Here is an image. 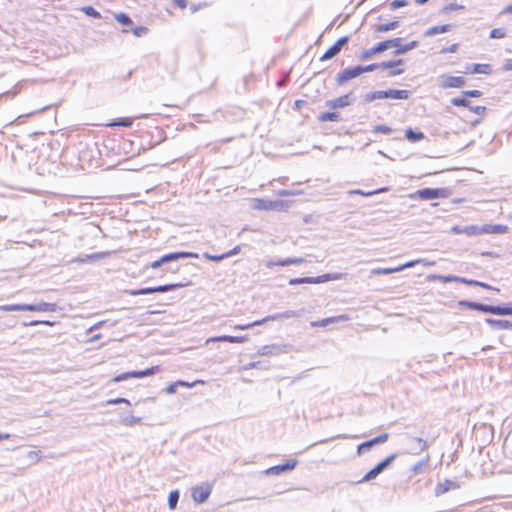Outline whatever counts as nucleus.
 Returning a JSON list of instances; mask_svg holds the SVG:
<instances>
[{"label":"nucleus","instance_id":"49","mask_svg":"<svg viewBox=\"0 0 512 512\" xmlns=\"http://www.w3.org/2000/svg\"><path fill=\"white\" fill-rule=\"evenodd\" d=\"M373 443L370 441V440H367L361 444L358 445L357 447V453L358 454H362L364 452H367L369 451L372 447H373Z\"/></svg>","mask_w":512,"mask_h":512},{"label":"nucleus","instance_id":"38","mask_svg":"<svg viewBox=\"0 0 512 512\" xmlns=\"http://www.w3.org/2000/svg\"><path fill=\"white\" fill-rule=\"evenodd\" d=\"M184 286L185 285L182 284V283H171V284H165V285L156 286L155 290H156V292H159V293H165V292H168V291L176 290L178 288H182Z\"/></svg>","mask_w":512,"mask_h":512},{"label":"nucleus","instance_id":"12","mask_svg":"<svg viewBox=\"0 0 512 512\" xmlns=\"http://www.w3.org/2000/svg\"><path fill=\"white\" fill-rule=\"evenodd\" d=\"M391 40H397L398 42L396 43V46H392V48H395V51L393 52V54L395 56H399V55H403L413 49H415L417 46H418V42L417 41H411L409 43H406V44H402V38L400 37H397V38H392Z\"/></svg>","mask_w":512,"mask_h":512},{"label":"nucleus","instance_id":"2","mask_svg":"<svg viewBox=\"0 0 512 512\" xmlns=\"http://www.w3.org/2000/svg\"><path fill=\"white\" fill-rule=\"evenodd\" d=\"M302 315V310H299V311H296V310H287V311H284V312H281V313H276V314H273V315H268L266 316L265 318L261 319V320H257V321H254L252 323H248V324H239V325H235L234 326V329L235 330H247V329H250L254 326H259V325H262L268 321H275V320H279V319H288V318H293V317H300Z\"/></svg>","mask_w":512,"mask_h":512},{"label":"nucleus","instance_id":"22","mask_svg":"<svg viewBox=\"0 0 512 512\" xmlns=\"http://www.w3.org/2000/svg\"><path fill=\"white\" fill-rule=\"evenodd\" d=\"M485 322L495 330H512V322L509 320L486 318Z\"/></svg>","mask_w":512,"mask_h":512},{"label":"nucleus","instance_id":"59","mask_svg":"<svg viewBox=\"0 0 512 512\" xmlns=\"http://www.w3.org/2000/svg\"><path fill=\"white\" fill-rule=\"evenodd\" d=\"M148 29L144 26H138L132 30L133 34L137 37H141L147 33Z\"/></svg>","mask_w":512,"mask_h":512},{"label":"nucleus","instance_id":"33","mask_svg":"<svg viewBox=\"0 0 512 512\" xmlns=\"http://www.w3.org/2000/svg\"><path fill=\"white\" fill-rule=\"evenodd\" d=\"M110 255V252H97L93 254L85 255L83 258H79L78 261L83 263L86 261H96L103 258H106Z\"/></svg>","mask_w":512,"mask_h":512},{"label":"nucleus","instance_id":"34","mask_svg":"<svg viewBox=\"0 0 512 512\" xmlns=\"http://www.w3.org/2000/svg\"><path fill=\"white\" fill-rule=\"evenodd\" d=\"M398 27H399V21H391V22L380 24V25L376 26L375 32L384 33V32L394 30Z\"/></svg>","mask_w":512,"mask_h":512},{"label":"nucleus","instance_id":"26","mask_svg":"<svg viewBox=\"0 0 512 512\" xmlns=\"http://www.w3.org/2000/svg\"><path fill=\"white\" fill-rule=\"evenodd\" d=\"M491 314L499 316L512 315V302L506 305H492Z\"/></svg>","mask_w":512,"mask_h":512},{"label":"nucleus","instance_id":"30","mask_svg":"<svg viewBox=\"0 0 512 512\" xmlns=\"http://www.w3.org/2000/svg\"><path fill=\"white\" fill-rule=\"evenodd\" d=\"M380 99H386L385 91H382V90L372 91V92L366 93L363 97V101L365 103H370V102H373L375 100H380Z\"/></svg>","mask_w":512,"mask_h":512},{"label":"nucleus","instance_id":"3","mask_svg":"<svg viewBox=\"0 0 512 512\" xmlns=\"http://www.w3.org/2000/svg\"><path fill=\"white\" fill-rule=\"evenodd\" d=\"M447 197V189L444 188H423L410 195L412 199L431 200Z\"/></svg>","mask_w":512,"mask_h":512},{"label":"nucleus","instance_id":"29","mask_svg":"<svg viewBox=\"0 0 512 512\" xmlns=\"http://www.w3.org/2000/svg\"><path fill=\"white\" fill-rule=\"evenodd\" d=\"M405 137L407 138L408 141L416 143L423 140L425 138V135L423 132L414 131L412 128H408L405 131Z\"/></svg>","mask_w":512,"mask_h":512},{"label":"nucleus","instance_id":"60","mask_svg":"<svg viewBox=\"0 0 512 512\" xmlns=\"http://www.w3.org/2000/svg\"><path fill=\"white\" fill-rule=\"evenodd\" d=\"M458 49V44H452L448 47H444L440 50L441 54H447V53H455Z\"/></svg>","mask_w":512,"mask_h":512},{"label":"nucleus","instance_id":"48","mask_svg":"<svg viewBox=\"0 0 512 512\" xmlns=\"http://www.w3.org/2000/svg\"><path fill=\"white\" fill-rule=\"evenodd\" d=\"M115 19L122 25L132 24L131 18L125 13H119L115 16Z\"/></svg>","mask_w":512,"mask_h":512},{"label":"nucleus","instance_id":"20","mask_svg":"<svg viewBox=\"0 0 512 512\" xmlns=\"http://www.w3.org/2000/svg\"><path fill=\"white\" fill-rule=\"evenodd\" d=\"M248 341V336H230V335H221L209 338L207 342H229V343H244Z\"/></svg>","mask_w":512,"mask_h":512},{"label":"nucleus","instance_id":"28","mask_svg":"<svg viewBox=\"0 0 512 512\" xmlns=\"http://www.w3.org/2000/svg\"><path fill=\"white\" fill-rule=\"evenodd\" d=\"M451 27L452 25L450 24L432 26L425 31V36H435L440 33H446L450 31Z\"/></svg>","mask_w":512,"mask_h":512},{"label":"nucleus","instance_id":"50","mask_svg":"<svg viewBox=\"0 0 512 512\" xmlns=\"http://www.w3.org/2000/svg\"><path fill=\"white\" fill-rule=\"evenodd\" d=\"M288 283L291 286L300 285V284H310V276L302 277V278H291Z\"/></svg>","mask_w":512,"mask_h":512},{"label":"nucleus","instance_id":"55","mask_svg":"<svg viewBox=\"0 0 512 512\" xmlns=\"http://www.w3.org/2000/svg\"><path fill=\"white\" fill-rule=\"evenodd\" d=\"M464 97L478 98L482 95L480 90H466L462 92Z\"/></svg>","mask_w":512,"mask_h":512},{"label":"nucleus","instance_id":"7","mask_svg":"<svg viewBox=\"0 0 512 512\" xmlns=\"http://www.w3.org/2000/svg\"><path fill=\"white\" fill-rule=\"evenodd\" d=\"M465 83L466 81L464 77L461 76H450L443 74L438 77V85L442 89L462 88Z\"/></svg>","mask_w":512,"mask_h":512},{"label":"nucleus","instance_id":"56","mask_svg":"<svg viewBox=\"0 0 512 512\" xmlns=\"http://www.w3.org/2000/svg\"><path fill=\"white\" fill-rule=\"evenodd\" d=\"M36 325L52 326L53 322H50L48 320H33V321H30L29 323H24V326H36Z\"/></svg>","mask_w":512,"mask_h":512},{"label":"nucleus","instance_id":"63","mask_svg":"<svg viewBox=\"0 0 512 512\" xmlns=\"http://www.w3.org/2000/svg\"><path fill=\"white\" fill-rule=\"evenodd\" d=\"M469 110L472 111L475 114L483 115L486 111L485 106H469Z\"/></svg>","mask_w":512,"mask_h":512},{"label":"nucleus","instance_id":"32","mask_svg":"<svg viewBox=\"0 0 512 512\" xmlns=\"http://www.w3.org/2000/svg\"><path fill=\"white\" fill-rule=\"evenodd\" d=\"M340 114L337 112H323L318 115V120L320 122H327V121H333L337 122L340 121Z\"/></svg>","mask_w":512,"mask_h":512},{"label":"nucleus","instance_id":"45","mask_svg":"<svg viewBox=\"0 0 512 512\" xmlns=\"http://www.w3.org/2000/svg\"><path fill=\"white\" fill-rule=\"evenodd\" d=\"M133 124V120L131 118H119L112 123L109 124V126H122V127H130Z\"/></svg>","mask_w":512,"mask_h":512},{"label":"nucleus","instance_id":"62","mask_svg":"<svg viewBox=\"0 0 512 512\" xmlns=\"http://www.w3.org/2000/svg\"><path fill=\"white\" fill-rule=\"evenodd\" d=\"M205 257L213 262H220L225 259L224 253L220 254V255H211V254L205 253Z\"/></svg>","mask_w":512,"mask_h":512},{"label":"nucleus","instance_id":"18","mask_svg":"<svg viewBox=\"0 0 512 512\" xmlns=\"http://www.w3.org/2000/svg\"><path fill=\"white\" fill-rule=\"evenodd\" d=\"M460 485L453 480L446 479L444 482H439L435 487V495L440 496L448 491L456 490Z\"/></svg>","mask_w":512,"mask_h":512},{"label":"nucleus","instance_id":"54","mask_svg":"<svg viewBox=\"0 0 512 512\" xmlns=\"http://www.w3.org/2000/svg\"><path fill=\"white\" fill-rule=\"evenodd\" d=\"M408 5V2L406 0H393L391 3H390V9L392 11L398 9V8H401V7H404Z\"/></svg>","mask_w":512,"mask_h":512},{"label":"nucleus","instance_id":"4","mask_svg":"<svg viewBox=\"0 0 512 512\" xmlns=\"http://www.w3.org/2000/svg\"><path fill=\"white\" fill-rule=\"evenodd\" d=\"M160 371L159 366H152L145 370H139V371H129L121 373L113 378V382L119 383L125 380H128L130 378H144L147 376H151L156 374Z\"/></svg>","mask_w":512,"mask_h":512},{"label":"nucleus","instance_id":"10","mask_svg":"<svg viewBox=\"0 0 512 512\" xmlns=\"http://www.w3.org/2000/svg\"><path fill=\"white\" fill-rule=\"evenodd\" d=\"M286 348H287V346L284 344L273 343V344L262 346L258 350V354L260 356L279 355V354L287 352Z\"/></svg>","mask_w":512,"mask_h":512},{"label":"nucleus","instance_id":"36","mask_svg":"<svg viewBox=\"0 0 512 512\" xmlns=\"http://www.w3.org/2000/svg\"><path fill=\"white\" fill-rule=\"evenodd\" d=\"M126 294L131 296L147 295L156 293L155 287H145L140 289H130L125 291Z\"/></svg>","mask_w":512,"mask_h":512},{"label":"nucleus","instance_id":"8","mask_svg":"<svg viewBox=\"0 0 512 512\" xmlns=\"http://www.w3.org/2000/svg\"><path fill=\"white\" fill-rule=\"evenodd\" d=\"M361 74V65L345 68L338 73L336 77V83L338 85H343L349 80L360 76Z\"/></svg>","mask_w":512,"mask_h":512},{"label":"nucleus","instance_id":"9","mask_svg":"<svg viewBox=\"0 0 512 512\" xmlns=\"http://www.w3.org/2000/svg\"><path fill=\"white\" fill-rule=\"evenodd\" d=\"M403 63V59L390 60L381 63H372L366 66H361V73L371 72L376 69L386 70L387 68H394L398 65H402Z\"/></svg>","mask_w":512,"mask_h":512},{"label":"nucleus","instance_id":"42","mask_svg":"<svg viewBox=\"0 0 512 512\" xmlns=\"http://www.w3.org/2000/svg\"><path fill=\"white\" fill-rule=\"evenodd\" d=\"M119 422L124 426H133L135 424H139L141 422V418L135 416H125L122 417Z\"/></svg>","mask_w":512,"mask_h":512},{"label":"nucleus","instance_id":"40","mask_svg":"<svg viewBox=\"0 0 512 512\" xmlns=\"http://www.w3.org/2000/svg\"><path fill=\"white\" fill-rule=\"evenodd\" d=\"M384 191H387V188H379L377 190H374V191H369V192H364L360 189H355V190H350L348 193L349 195H362V196H365V197H369V196H372V195H375V194H379L381 192H384Z\"/></svg>","mask_w":512,"mask_h":512},{"label":"nucleus","instance_id":"25","mask_svg":"<svg viewBox=\"0 0 512 512\" xmlns=\"http://www.w3.org/2000/svg\"><path fill=\"white\" fill-rule=\"evenodd\" d=\"M386 99H398V100H406L410 96V92L408 90H396L389 89L385 91Z\"/></svg>","mask_w":512,"mask_h":512},{"label":"nucleus","instance_id":"19","mask_svg":"<svg viewBox=\"0 0 512 512\" xmlns=\"http://www.w3.org/2000/svg\"><path fill=\"white\" fill-rule=\"evenodd\" d=\"M348 320H350L349 316L346 314H342L334 317H328L318 322H312L311 325L314 327H326L333 323L346 322Z\"/></svg>","mask_w":512,"mask_h":512},{"label":"nucleus","instance_id":"15","mask_svg":"<svg viewBox=\"0 0 512 512\" xmlns=\"http://www.w3.org/2000/svg\"><path fill=\"white\" fill-rule=\"evenodd\" d=\"M458 305L463 308H468L471 310H477V311H480L483 313L491 314L492 305L482 304V303L469 301V300H460L458 302Z\"/></svg>","mask_w":512,"mask_h":512},{"label":"nucleus","instance_id":"23","mask_svg":"<svg viewBox=\"0 0 512 512\" xmlns=\"http://www.w3.org/2000/svg\"><path fill=\"white\" fill-rule=\"evenodd\" d=\"M465 73L470 74H490L491 66L489 64H469L466 67Z\"/></svg>","mask_w":512,"mask_h":512},{"label":"nucleus","instance_id":"51","mask_svg":"<svg viewBox=\"0 0 512 512\" xmlns=\"http://www.w3.org/2000/svg\"><path fill=\"white\" fill-rule=\"evenodd\" d=\"M289 265H291V258H286L284 260H280V261H277V262L268 261L266 263V266L268 268H272L273 266H289Z\"/></svg>","mask_w":512,"mask_h":512},{"label":"nucleus","instance_id":"21","mask_svg":"<svg viewBox=\"0 0 512 512\" xmlns=\"http://www.w3.org/2000/svg\"><path fill=\"white\" fill-rule=\"evenodd\" d=\"M351 104L350 94L326 101V106L331 109L344 108Z\"/></svg>","mask_w":512,"mask_h":512},{"label":"nucleus","instance_id":"14","mask_svg":"<svg viewBox=\"0 0 512 512\" xmlns=\"http://www.w3.org/2000/svg\"><path fill=\"white\" fill-rule=\"evenodd\" d=\"M211 494V488L206 486H197L192 489V497L197 503H204Z\"/></svg>","mask_w":512,"mask_h":512},{"label":"nucleus","instance_id":"41","mask_svg":"<svg viewBox=\"0 0 512 512\" xmlns=\"http://www.w3.org/2000/svg\"><path fill=\"white\" fill-rule=\"evenodd\" d=\"M179 498H180V494H179V491L177 490H174V491H171L169 493V496H168V505H169V508L170 509H175L177 504H178V501H179Z\"/></svg>","mask_w":512,"mask_h":512},{"label":"nucleus","instance_id":"11","mask_svg":"<svg viewBox=\"0 0 512 512\" xmlns=\"http://www.w3.org/2000/svg\"><path fill=\"white\" fill-rule=\"evenodd\" d=\"M297 460H288L287 462L268 468L265 472L268 475H279L282 472L290 471L297 465Z\"/></svg>","mask_w":512,"mask_h":512},{"label":"nucleus","instance_id":"43","mask_svg":"<svg viewBox=\"0 0 512 512\" xmlns=\"http://www.w3.org/2000/svg\"><path fill=\"white\" fill-rule=\"evenodd\" d=\"M468 97H464L462 95V97H455V98H452L451 99V104L453 106H456V107H467L469 108L470 106V101L467 100Z\"/></svg>","mask_w":512,"mask_h":512},{"label":"nucleus","instance_id":"35","mask_svg":"<svg viewBox=\"0 0 512 512\" xmlns=\"http://www.w3.org/2000/svg\"><path fill=\"white\" fill-rule=\"evenodd\" d=\"M1 310L5 312L11 311H30L29 304H8L1 306Z\"/></svg>","mask_w":512,"mask_h":512},{"label":"nucleus","instance_id":"52","mask_svg":"<svg viewBox=\"0 0 512 512\" xmlns=\"http://www.w3.org/2000/svg\"><path fill=\"white\" fill-rule=\"evenodd\" d=\"M392 129L387 125H377L373 129V133L390 134Z\"/></svg>","mask_w":512,"mask_h":512},{"label":"nucleus","instance_id":"6","mask_svg":"<svg viewBox=\"0 0 512 512\" xmlns=\"http://www.w3.org/2000/svg\"><path fill=\"white\" fill-rule=\"evenodd\" d=\"M397 42H398L397 40H384V41H381V42L377 43L376 45H374L372 48L364 50L359 55V59L360 60H368L373 55L382 53V52L392 48V46H396Z\"/></svg>","mask_w":512,"mask_h":512},{"label":"nucleus","instance_id":"13","mask_svg":"<svg viewBox=\"0 0 512 512\" xmlns=\"http://www.w3.org/2000/svg\"><path fill=\"white\" fill-rule=\"evenodd\" d=\"M429 279L439 280L443 283L458 282V283H462V284H465L468 286H470V284H474L473 279H467L464 277H459V276H454V275H432L429 277Z\"/></svg>","mask_w":512,"mask_h":512},{"label":"nucleus","instance_id":"61","mask_svg":"<svg viewBox=\"0 0 512 512\" xmlns=\"http://www.w3.org/2000/svg\"><path fill=\"white\" fill-rule=\"evenodd\" d=\"M459 9H464V6L456 4V3H450L449 5L445 6L443 10H444V12H450V11H455V10H459Z\"/></svg>","mask_w":512,"mask_h":512},{"label":"nucleus","instance_id":"16","mask_svg":"<svg viewBox=\"0 0 512 512\" xmlns=\"http://www.w3.org/2000/svg\"><path fill=\"white\" fill-rule=\"evenodd\" d=\"M345 276L346 274L344 273H326L315 277L310 276V284H320L328 281L341 280L345 278Z\"/></svg>","mask_w":512,"mask_h":512},{"label":"nucleus","instance_id":"1","mask_svg":"<svg viewBox=\"0 0 512 512\" xmlns=\"http://www.w3.org/2000/svg\"><path fill=\"white\" fill-rule=\"evenodd\" d=\"M186 258H198V254L194 253V252H185V251L172 252V253L163 255L158 260L153 261L150 264V267L152 269H156V268L166 265V268H164V271L176 273L179 271V266L174 265V263H176L180 259H186Z\"/></svg>","mask_w":512,"mask_h":512},{"label":"nucleus","instance_id":"58","mask_svg":"<svg viewBox=\"0 0 512 512\" xmlns=\"http://www.w3.org/2000/svg\"><path fill=\"white\" fill-rule=\"evenodd\" d=\"M121 403H125L127 405H130V401L128 399L122 398V397L110 399V400L107 401L108 405H116V404H121Z\"/></svg>","mask_w":512,"mask_h":512},{"label":"nucleus","instance_id":"24","mask_svg":"<svg viewBox=\"0 0 512 512\" xmlns=\"http://www.w3.org/2000/svg\"><path fill=\"white\" fill-rule=\"evenodd\" d=\"M30 311L37 312H55L57 310V304L48 302H39L37 304H29Z\"/></svg>","mask_w":512,"mask_h":512},{"label":"nucleus","instance_id":"31","mask_svg":"<svg viewBox=\"0 0 512 512\" xmlns=\"http://www.w3.org/2000/svg\"><path fill=\"white\" fill-rule=\"evenodd\" d=\"M429 461H430V456L426 455L425 458H423L422 460L418 461L416 464L411 466L410 471L414 475L422 473L423 469L426 467V465L428 464Z\"/></svg>","mask_w":512,"mask_h":512},{"label":"nucleus","instance_id":"17","mask_svg":"<svg viewBox=\"0 0 512 512\" xmlns=\"http://www.w3.org/2000/svg\"><path fill=\"white\" fill-rule=\"evenodd\" d=\"M508 229L507 225L502 224H485L479 227L480 234H504Z\"/></svg>","mask_w":512,"mask_h":512},{"label":"nucleus","instance_id":"53","mask_svg":"<svg viewBox=\"0 0 512 512\" xmlns=\"http://www.w3.org/2000/svg\"><path fill=\"white\" fill-rule=\"evenodd\" d=\"M388 437L389 436L387 433H383V434L378 435L377 437L370 439V441L373 443V445L382 444L388 440Z\"/></svg>","mask_w":512,"mask_h":512},{"label":"nucleus","instance_id":"37","mask_svg":"<svg viewBox=\"0 0 512 512\" xmlns=\"http://www.w3.org/2000/svg\"><path fill=\"white\" fill-rule=\"evenodd\" d=\"M341 52V49L335 45V43L320 57L321 61H326L337 56Z\"/></svg>","mask_w":512,"mask_h":512},{"label":"nucleus","instance_id":"64","mask_svg":"<svg viewBox=\"0 0 512 512\" xmlns=\"http://www.w3.org/2000/svg\"><path fill=\"white\" fill-rule=\"evenodd\" d=\"M348 42L349 36H343L335 42V45H337L342 50L343 46H345Z\"/></svg>","mask_w":512,"mask_h":512},{"label":"nucleus","instance_id":"46","mask_svg":"<svg viewBox=\"0 0 512 512\" xmlns=\"http://www.w3.org/2000/svg\"><path fill=\"white\" fill-rule=\"evenodd\" d=\"M82 11L89 17L99 19L101 17L100 12H98L94 7L92 6H85L82 8Z\"/></svg>","mask_w":512,"mask_h":512},{"label":"nucleus","instance_id":"57","mask_svg":"<svg viewBox=\"0 0 512 512\" xmlns=\"http://www.w3.org/2000/svg\"><path fill=\"white\" fill-rule=\"evenodd\" d=\"M473 283H475V284H470V286H477V287H482V288L487 289V290L499 291V289L494 288L493 286H491V285H489L487 283L478 281V280H473Z\"/></svg>","mask_w":512,"mask_h":512},{"label":"nucleus","instance_id":"27","mask_svg":"<svg viewBox=\"0 0 512 512\" xmlns=\"http://www.w3.org/2000/svg\"><path fill=\"white\" fill-rule=\"evenodd\" d=\"M452 230L456 233H464L468 236L480 235L479 226H476V225H469V226H465V227L455 226V227H453Z\"/></svg>","mask_w":512,"mask_h":512},{"label":"nucleus","instance_id":"39","mask_svg":"<svg viewBox=\"0 0 512 512\" xmlns=\"http://www.w3.org/2000/svg\"><path fill=\"white\" fill-rule=\"evenodd\" d=\"M407 438L416 442L419 445L418 451L413 452V454H418L420 452H423V451L427 450L429 447L428 442L421 437H412V436L407 435Z\"/></svg>","mask_w":512,"mask_h":512},{"label":"nucleus","instance_id":"44","mask_svg":"<svg viewBox=\"0 0 512 512\" xmlns=\"http://www.w3.org/2000/svg\"><path fill=\"white\" fill-rule=\"evenodd\" d=\"M401 271V268H375L371 271L372 274L374 275H388V274H391V273H394V272H399Z\"/></svg>","mask_w":512,"mask_h":512},{"label":"nucleus","instance_id":"47","mask_svg":"<svg viewBox=\"0 0 512 512\" xmlns=\"http://www.w3.org/2000/svg\"><path fill=\"white\" fill-rule=\"evenodd\" d=\"M506 36V30L504 28H494L490 31L489 37L491 39H501Z\"/></svg>","mask_w":512,"mask_h":512},{"label":"nucleus","instance_id":"5","mask_svg":"<svg viewBox=\"0 0 512 512\" xmlns=\"http://www.w3.org/2000/svg\"><path fill=\"white\" fill-rule=\"evenodd\" d=\"M397 457V454H391L388 457H386L384 460L379 462L374 468L369 470L363 478L359 481V483L362 482H369L373 479H375L379 474H381Z\"/></svg>","mask_w":512,"mask_h":512}]
</instances>
